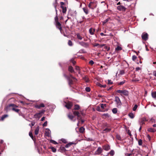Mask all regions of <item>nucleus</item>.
Returning a JSON list of instances; mask_svg holds the SVG:
<instances>
[{
  "label": "nucleus",
  "mask_w": 156,
  "mask_h": 156,
  "mask_svg": "<svg viewBox=\"0 0 156 156\" xmlns=\"http://www.w3.org/2000/svg\"><path fill=\"white\" fill-rule=\"evenodd\" d=\"M77 38L79 40H81L82 39V37L81 36L80 34H76Z\"/></svg>",
  "instance_id": "obj_36"
},
{
  "label": "nucleus",
  "mask_w": 156,
  "mask_h": 156,
  "mask_svg": "<svg viewBox=\"0 0 156 156\" xmlns=\"http://www.w3.org/2000/svg\"><path fill=\"white\" fill-rule=\"evenodd\" d=\"M137 108V105H135L134 107L133 108V111H135L136 110V109Z\"/></svg>",
  "instance_id": "obj_49"
},
{
  "label": "nucleus",
  "mask_w": 156,
  "mask_h": 156,
  "mask_svg": "<svg viewBox=\"0 0 156 156\" xmlns=\"http://www.w3.org/2000/svg\"><path fill=\"white\" fill-rule=\"evenodd\" d=\"M60 4L61 5V7L64 6L63 5L65 4V3L63 2H61Z\"/></svg>",
  "instance_id": "obj_55"
},
{
  "label": "nucleus",
  "mask_w": 156,
  "mask_h": 156,
  "mask_svg": "<svg viewBox=\"0 0 156 156\" xmlns=\"http://www.w3.org/2000/svg\"><path fill=\"white\" fill-rule=\"evenodd\" d=\"M73 144H74V143H72V142L66 144L65 145V147L66 148L69 147H70L71 145H73Z\"/></svg>",
  "instance_id": "obj_27"
},
{
  "label": "nucleus",
  "mask_w": 156,
  "mask_h": 156,
  "mask_svg": "<svg viewBox=\"0 0 156 156\" xmlns=\"http://www.w3.org/2000/svg\"><path fill=\"white\" fill-rule=\"evenodd\" d=\"M61 140L62 141V142L65 144H66L67 143L66 140L64 139H62Z\"/></svg>",
  "instance_id": "obj_40"
},
{
  "label": "nucleus",
  "mask_w": 156,
  "mask_h": 156,
  "mask_svg": "<svg viewBox=\"0 0 156 156\" xmlns=\"http://www.w3.org/2000/svg\"><path fill=\"white\" fill-rule=\"evenodd\" d=\"M138 144L140 146H141L142 145V141L141 139H140L138 141Z\"/></svg>",
  "instance_id": "obj_41"
},
{
  "label": "nucleus",
  "mask_w": 156,
  "mask_h": 156,
  "mask_svg": "<svg viewBox=\"0 0 156 156\" xmlns=\"http://www.w3.org/2000/svg\"><path fill=\"white\" fill-rule=\"evenodd\" d=\"M148 35L147 33L144 32L142 34L141 37L142 40L146 41L148 39Z\"/></svg>",
  "instance_id": "obj_5"
},
{
  "label": "nucleus",
  "mask_w": 156,
  "mask_h": 156,
  "mask_svg": "<svg viewBox=\"0 0 156 156\" xmlns=\"http://www.w3.org/2000/svg\"><path fill=\"white\" fill-rule=\"evenodd\" d=\"M85 130V129L83 127H81L79 129V132L80 133H83Z\"/></svg>",
  "instance_id": "obj_24"
},
{
  "label": "nucleus",
  "mask_w": 156,
  "mask_h": 156,
  "mask_svg": "<svg viewBox=\"0 0 156 156\" xmlns=\"http://www.w3.org/2000/svg\"><path fill=\"white\" fill-rule=\"evenodd\" d=\"M109 20V19H107L106 20H105L103 22V24L104 25L105 23H107Z\"/></svg>",
  "instance_id": "obj_48"
},
{
  "label": "nucleus",
  "mask_w": 156,
  "mask_h": 156,
  "mask_svg": "<svg viewBox=\"0 0 156 156\" xmlns=\"http://www.w3.org/2000/svg\"><path fill=\"white\" fill-rule=\"evenodd\" d=\"M51 142L54 144H58V143L56 142L53 140H51Z\"/></svg>",
  "instance_id": "obj_53"
},
{
  "label": "nucleus",
  "mask_w": 156,
  "mask_h": 156,
  "mask_svg": "<svg viewBox=\"0 0 156 156\" xmlns=\"http://www.w3.org/2000/svg\"><path fill=\"white\" fill-rule=\"evenodd\" d=\"M8 116V115L6 114L3 115L1 118V120L2 121L5 118L7 117Z\"/></svg>",
  "instance_id": "obj_30"
},
{
  "label": "nucleus",
  "mask_w": 156,
  "mask_h": 156,
  "mask_svg": "<svg viewBox=\"0 0 156 156\" xmlns=\"http://www.w3.org/2000/svg\"><path fill=\"white\" fill-rule=\"evenodd\" d=\"M68 117L69 119H71V120H73L74 117L73 115H70L69 114L68 115Z\"/></svg>",
  "instance_id": "obj_33"
},
{
  "label": "nucleus",
  "mask_w": 156,
  "mask_h": 156,
  "mask_svg": "<svg viewBox=\"0 0 156 156\" xmlns=\"http://www.w3.org/2000/svg\"><path fill=\"white\" fill-rule=\"evenodd\" d=\"M148 130L149 132L154 133L156 131V129L154 128H150L148 129Z\"/></svg>",
  "instance_id": "obj_21"
},
{
  "label": "nucleus",
  "mask_w": 156,
  "mask_h": 156,
  "mask_svg": "<svg viewBox=\"0 0 156 156\" xmlns=\"http://www.w3.org/2000/svg\"><path fill=\"white\" fill-rule=\"evenodd\" d=\"M10 106H13L12 108V111L17 113H18L19 112L20 110L16 108L18 107L17 106L14 104L10 105Z\"/></svg>",
  "instance_id": "obj_7"
},
{
  "label": "nucleus",
  "mask_w": 156,
  "mask_h": 156,
  "mask_svg": "<svg viewBox=\"0 0 156 156\" xmlns=\"http://www.w3.org/2000/svg\"><path fill=\"white\" fill-rule=\"evenodd\" d=\"M79 105L75 104L74 105L73 108L72 109V112L74 116H78L80 114L82 115H84V114L82 111H81Z\"/></svg>",
  "instance_id": "obj_1"
},
{
  "label": "nucleus",
  "mask_w": 156,
  "mask_h": 156,
  "mask_svg": "<svg viewBox=\"0 0 156 156\" xmlns=\"http://www.w3.org/2000/svg\"><path fill=\"white\" fill-rule=\"evenodd\" d=\"M93 45L94 47H97L98 46L99 47V44L98 43H95L94 44H93Z\"/></svg>",
  "instance_id": "obj_54"
},
{
  "label": "nucleus",
  "mask_w": 156,
  "mask_h": 156,
  "mask_svg": "<svg viewBox=\"0 0 156 156\" xmlns=\"http://www.w3.org/2000/svg\"><path fill=\"white\" fill-rule=\"evenodd\" d=\"M115 101L116 102L118 105H121L122 103L119 98L117 96L115 97Z\"/></svg>",
  "instance_id": "obj_11"
},
{
  "label": "nucleus",
  "mask_w": 156,
  "mask_h": 156,
  "mask_svg": "<svg viewBox=\"0 0 156 156\" xmlns=\"http://www.w3.org/2000/svg\"><path fill=\"white\" fill-rule=\"evenodd\" d=\"M70 62L72 63L73 65H74L76 63V61L74 60L73 59H71L70 61Z\"/></svg>",
  "instance_id": "obj_45"
},
{
  "label": "nucleus",
  "mask_w": 156,
  "mask_h": 156,
  "mask_svg": "<svg viewBox=\"0 0 156 156\" xmlns=\"http://www.w3.org/2000/svg\"><path fill=\"white\" fill-rule=\"evenodd\" d=\"M129 116L131 119H133L134 117V115L132 113H130L128 114Z\"/></svg>",
  "instance_id": "obj_32"
},
{
  "label": "nucleus",
  "mask_w": 156,
  "mask_h": 156,
  "mask_svg": "<svg viewBox=\"0 0 156 156\" xmlns=\"http://www.w3.org/2000/svg\"><path fill=\"white\" fill-rule=\"evenodd\" d=\"M55 23L57 22H59L58 20V16H56L55 17Z\"/></svg>",
  "instance_id": "obj_44"
},
{
  "label": "nucleus",
  "mask_w": 156,
  "mask_h": 156,
  "mask_svg": "<svg viewBox=\"0 0 156 156\" xmlns=\"http://www.w3.org/2000/svg\"><path fill=\"white\" fill-rule=\"evenodd\" d=\"M117 9L119 11L122 12H125L126 9V8L122 5L118 6L117 7Z\"/></svg>",
  "instance_id": "obj_9"
},
{
  "label": "nucleus",
  "mask_w": 156,
  "mask_h": 156,
  "mask_svg": "<svg viewBox=\"0 0 156 156\" xmlns=\"http://www.w3.org/2000/svg\"><path fill=\"white\" fill-rule=\"evenodd\" d=\"M153 74L154 76H156V71H154L153 72Z\"/></svg>",
  "instance_id": "obj_64"
},
{
  "label": "nucleus",
  "mask_w": 156,
  "mask_h": 156,
  "mask_svg": "<svg viewBox=\"0 0 156 156\" xmlns=\"http://www.w3.org/2000/svg\"><path fill=\"white\" fill-rule=\"evenodd\" d=\"M97 110L98 111H99V112H101V110L100 109V108L99 107H98L97 108Z\"/></svg>",
  "instance_id": "obj_63"
},
{
  "label": "nucleus",
  "mask_w": 156,
  "mask_h": 156,
  "mask_svg": "<svg viewBox=\"0 0 156 156\" xmlns=\"http://www.w3.org/2000/svg\"><path fill=\"white\" fill-rule=\"evenodd\" d=\"M116 138L118 140H121V137L119 136V135H117L116 136Z\"/></svg>",
  "instance_id": "obj_57"
},
{
  "label": "nucleus",
  "mask_w": 156,
  "mask_h": 156,
  "mask_svg": "<svg viewBox=\"0 0 156 156\" xmlns=\"http://www.w3.org/2000/svg\"><path fill=\"white\" fill-rule=\"evenodd\" d=\"M76 116L77 117V119L78 120V121H80L81 122V124L83 123L84 122V121L82 119V116H81L80 115H79L78 116Z\"/></svg>",
  "instance_id": "obj_14"
},
{
  "label": "nucleus",
  "mask_w": 156,
  "mask_h": 156,
  "mask_svg": "<svg viewBox=\"0 0 156 156\" xmlns=\"http://www.w3.org/2000/svg\"><path fill=\"white\" fill-rule=\"evenodd\" d=\"M95 30V29L91 28L89 30V32L91 35H93L94 34Z\"/></svg>",
  "instance_id": "obj_16"
},
{
  "label": "nucleus",
  "mask_w": 156,
  "mask_h": 156,
  "mask_svg": "<svg viewBox=\"0 0 156 156\" xmlns=\"http://www.w3.org/2000/svg\"><path fill=\"white\" fill-rule=\"evenodd\" d=\"M103 126H104L108 127L109 126L108 125V124L107 123H105L103 124Z\"/></svg>",
  "instance_id": "obj_60"
},
{
  "label": "nucleus",
  "mask_w": 156,
  "mask_h": 156,
  "mask_svg": "<svg viewBox=\"0 0 156 156\" xmlns=\"http://www.w3.org/2000/svg\"><path fill=\"white\" fill-rule=\"evenodd\" d=\"M112 112L114 114H116L117 112V109L116 108H114L112 110Z\"/></svg>",
  "instance_id": "obj_35"
},
{
  "label": "nucleus",
  "mask_w": 156,
  "mask_h": 156,
  "mask_svg": "<svg viewBox=\"0 0 156 156\" xmlns=\"http://www.w3.org/2000/svg\"><path fill=\"white\" fill-rule=\"evenodd\" d=\"M45 105L43 103H41L40 104H37L35 105V107L37 109H40L41 108L44 107Z\"/></svg>",
  "instance_id": "obj_13"
},
{
  "label": "nucleus",
  "mask_w": 156,
  "mask_h": 156,
  "mask_svg": "<svg viewBox=\"0 0 156 156\" xmlns=\"http://www.w3.org/2000/svg\"><path fill=\"white\" fill-rule=\"evenodd\" d=\"M94 2H90L89 3V4L88 5V6L89 8L90 9H94V8L93 7V5L92 4H94Z\"/></svg>",
  "instance_id": "obj_19"
},
{
  "label": "nucleus",
  "mask_w": 156,
  "mask_h": 156,
  "mask_svg": "<svg viewBox=\"0 0 156 156\" xmlns=\"http://www.w3.org/2000/svg\"><path fill=\"white\" fill-rule=\"evenodd\" d=\"M55 25L56 27L59 29L61 33H62V30L61 24L59 22H57L55 23Z\"/></svg>",
  "instance_id": "obj_8"
},
{
  "label": "nucleus",
  "mask_w": 156,
  "mask_h": 156,
  "mask_svg": "<svg viewBox=\"0 0 156 156\" xmlns=\"http://www.w3.org/2000/svg\"><path fill=\"white\" fill-rule=\"evenodd\" d=\"M103 149L105 151H108L110 149V147L108 145H106L103 147Z\"/></svg>",
  "instance_id": "obj_17"
},
{
  "label": "nucleus",
  "mask_w": 156,
  "mask_h": 156,
  "mask_svg": "<svg viewBox=\"0 0 156 156\" xmlns=\"http://www.w3.org/2000/svg\"><path fill=\"white\" fill-rule=\"evenodd\" d=\"M100 106L102 109H104L105 108V107H106L107 105L106 104H101L100 105Z\"/></svg>",
  "instance_id": "obj_28"
},
{
  "label": "nucleus",
  "mask_w": 156,
  "mask_h": 156,
  "mask_svg": "<svg viewBox=\"0 0 156 156\" xmlns=\"http://www.w3.org/2000/svg\"><path fill=\"white\" fill-rule=\"evenodd\" d=\"M94 62L92 60L90 61L89 62V64L90 65H92L94 64Z\"/></svg>",
  "instance_id": "obj_50"
},
{
  "label": "nucleus",
  "mask_w": 156,
  "mask_h": 156,
  "mask_svg": "<svg viewBox=\"0 0 156 156\" xmlns=\"http://www.w3.org/2000/svg\"><path fill=\"white\" fill-rule=\"evenodd\" d=\"M35 124V122H32L31 123V127H32V126H33Z\"/></svg>",
  "instance_id": "obj_61"
},
{
  "label": "nucleus",
  "mask_w": 156,
  "mask_h": 156,
  "mask_svg": "<svg viewBox=\"0 0 156 156\" xmlns=\"http://www.w3.org/2000/svg\"><path fill=\"white\" fill-rule=\"evenodd\" d=\"M112 82L111 81V80H108V84H112Z\"/></svg>",
  "instance_id": "obj_56"
},
{
  "label": "nucleus",
  "mask_w": 156,
  "mask_h": 156,
  "mask_svg": "<svg viewBox=\"0 0 156 156\" xmlns=\"http://www.w3.org/2000/svg\"><path fill=\"white\" fill-rule=\"evenodd\" d=\"M12 104H9L6 107V109L7 111L9 110H12V108L13 106H10V105Z\"/></svg>",
  "instance_id": "obj_18"
},
{
  "label": "nucleus",
  "mask_w": 156,
  "mask_h": 156,
  "mask_svg": "<svg viewBox=\"0 0 156 156\" xmlns=\"http://www.w3.org/2000/svg\"><path fill=\"white\" fill-rule=\"evenodd\" d=\"M111 130V129H108L107 128L105 129H104L103 131V132L104 131H105L106 132H110Z\"/></svg>",
  "instance_id": "obj_39"
},
{
  "label": "nucleus",
  "mask_w": 156,
  "mask_h": 156,
  "mask_svg": "<svg viewBox=\"0 0 156 156\" xmlns=\"http://www.w3.org/2000/svg\"><path fill=\"white\" fill-rule=\"evenodd\" d=\"M64 76L67 78L68 81L69 85L71 86V85L73 84L74 83H75L77 81V80L73 76L70 74L69 76H66L64 75Z\"/></svg>",
  "instance_id": "obj_2"
},
{
  "label": "nucleus",
  "mask_w": 156,
  "mask_h": 156,
  "mask_svg": "<svg viewBox=\"0 0 156 156\" xmlns=\"http://www.w3.org/2000/svg\"><path fill=\"white\" fill-rule=\"evenodd\" d=\"M79 44L81 46L86 48L88 47L89 46L88 43L87 42L82 41L80 42Z\"/></svg>",
  "instance_id": "obj_12"
},
{
  "label": "nucleus",
  "mask_w": 156,
  "mask_h": 156,
  "mask_svg": "<svg viewBox=\"0 0 156 156\" xmlns=\"http://www.w3.org/2000/svg\"><path fill=\"white\" fill-rule=\"evenodd\" d=\"M39 126H38L35 129L34 131V133L35 135H37L39 133Z\"/></svg>",
  "instance_id": "obj_22"
},
{
  "label": "nucleus",
  "mask_w": 156,
  "mask_h": 156,
  "mask_svg": "<svg viewBox=\"0 0 156 156\" xmlns=\"http://www.w3.org/2000/svg\"><path fill=\"white\" fill-rule=\"evenodd\" d=\"M105 45V44H100L99 45V48H101L103 47V46H104Z\"/></svg>",
  "instance_id": "obj_62"
},
{
  "label": "nucleus",
  "mask_w": 156,
  "mask_h": 156,
  "mask_svg": "<svg viewBox=\"0 0 156 156\" xmlns=\"http://www.w3.org/2000/svg\"><path fill=\"white\" fill-rule=\"evenodd\" d=\"M116 92L118 93H121V95L122 96V95L126 96H128L129 95V92L125 90H117L116 91Z\"/></svg>",
  "instance_id": "obj_3"
},
{
  "label": "nucleus",
  "mask_w": 156,
  "mask_h": 156,
  "mask_svg": "<svg viewBox=\"0 0 156 156\" xmlns=\"http://www.w3.org/2000/svg\"><path fill=\"white\" fill-rule=\"evenodd\" d=\"M151 96L153 98H156V92L154 91L152 92Z\"/></svg>",
  "instance_id": "obj_25"
},
{
  "label": "nucleus",
  "mask_w": 156,
  "mask_h": 156,
  "mask_svg": "<svg viewBox=\"0 0 156 156\" xmlns=\"http://www.w3.org/2000/svg\"><path fill=\"white\" fill-rule=\"evenodd\" d=\"M109 154H110L111 156H112L114 154V151L113 150H112L109 152Z\"/></svg>",
  "instance_id": "obj_37"
},
{
  "label": "nucleus",
  "mask_w": 156,
  "mask_h": 156,
  "mask_svg": "<svg viewBox=\"0 0 156 156\" xmlns=\"http://www.w3.org/2000/svg\"><path fill=\"white\" fill-rule=\"evenodd\" d=\"M50 148L53 152H55L56 151V149L54 147H50Z\"/></svg>",
  "instance_id": "obj_34"
},
{
  "label": "nucleus",
  "mask_w": 156,
  "mask_h": 156,
  "mask_svg": "<svg viewBox=\"0 0 156 156\" xmlns=\"http://www.w3.org/2000/svg\"><path fill=\"white\" fill-rule=\"evenodd\" d=\"M103 151L102 149L100 147H98L96 151L95 152L94 154L95 155H99L101 154Z\"/></svg>",
  "instance_id": "obj_10"
},
{
  "label": "nucleus",
  "mask_w": 156,
  "mask_h": 156,
  "mask_svg": "<svg viewBox=\"0 0 156 156\" xmlns=\"http://www.w3.org/2000/svg\"><path fill=\"white\" fill-rule=\"evenodd\" d=\"M137 58V57L135 55H133L132 56V59L133 61H135Z\"/></svg>",
  "instance_id": "obj_42"
},
{
  "label": "nucleus",
  "mask_w": 156,
  "mask_h": 156,
  "mask_svg": "<svg viewBox=\"0 0 156 156\" xmlns=\"http://www.w3.org/2000/svg\"><path fill=\"white\" fill-rule=\"evenodd\" d=\"M65 103L66 104L65 106L68 109H71L73 106V103L71 101H68Z\"/></svg>",
  "instance_id": "obj_4"
},
{
  "label": "nucleus",
  "mask_w": 156,
  "mask_h": 156,
  "mask_svg": "<svg viewBox=\"0 0 156 156\" xmlns=\"http://www.w3.org/2000/svg\"><path fill=\"white\" fill-rule=\"evenodd\" d=\"M68 44L70 46H72L73 45V43L71 40H69L68 41Z\"/></svg>",
  "instance_id": "obj_43"
},
{
  "label": "nucleus",
  "mask_w": 156,
  "mask_h": 156,
  "mask_svg": "<svg viewBox=\"0 0 156 156\" xmlns=\"http://www.w3.org/2000/svg\"><path fill=\"white\" fill-rule=\"evenodd\" d=\"M121 50H122V48L119 46H117V47L115 48V50L116 51H120Z\"/></svg>",
  "instance_id": "obj_31"
},
{
  "label": "nucleus",
  "mask_w": 156,
  "mask_h": 156,
  "mask_svg": "<svg viewBox=\"0 0 156 156\" xmlns=\"http://www.w3.org/2000/svg\"><path fill=\"white\" fill-rule=\"evenodd\" d=\"M59 150H60V151L62 153L65 152L66 151L65 147L63 146H61L60 147Z\"/></svg>",
  "instance_id": "obj_20"
},
{
  "label": "nucleus",
  "mask_w": 156,
  "mask_h": 156,
  "mask_svg": "<svg viewBox=\"0 0 156 156\" xmlns=\"http://www.w3.org/2000/svg\"><path fill=\"white\" fill-rule=\"evenodd\" d=\"M124 73V70H121L119 71V74L120 75H122Z\"/></svg>",
  "instance_id": "obj_51"
},
{
  "label": "nucleus",
  "mask_w": 156,
  "mask_h": 156,
  "mask_svg": "<svg viewBox=\"0 0 156 156\" xmlns=\"http://www.w3.org/2000/svg\"><path fill=\"white\" fill-rule=\"evenodd\" d=\"M150 121L152 122H155V120L154 119H153V118L151 119Z\"/></svg>",
  "instance_id": "obj_59"
},
{
  "label": "nucleus",
  "mask_w": 156,
  "mask_h": 156,
  "mask_svg": "<svg viewBox=\"0 0 156 156\" xmlns=\"http://www.w3.org/2000/svg\"><path fill=\"white\" fill-rule=\"evenodd\" d=\"M61 8L62 9V12L63 13L65 14L66 13V7L63 6L61 7Z\"/></svg>",
  "instance_id": "obj_23"
},
{
  "label": "nucleus",
  "mask_w": 156,
  "mask_h": 156,
  "mask_svg": "<svg viewBox=\"0 0 156 156\" xmlns=\"http://www.w3.org/2000/svg\"><path fill=\"white\" fill-rule=\"evenodd\" d=\"M29 136L33 140H35V139L34 138L32 133L31 132H29Z\"/></svg>",
  "instance_id": "obj_29"
},
{
  "label": "nucleus",
  "mask_w": 156,
  "mask_h": 156,
  "mask_svg": "<svg viewBox=\"0 0 156 156\" xmlns=\"http://www.w3.org/2000/svg\"><path fill=\"white\" fill-rule=\"evenodd\" d=\"M125 83V80L121 81L118 83L119 85H122Z\"/></svg>",
  "instance_id": "obj_52"
},
{
  "label": "nucleus",
  "mask_w": 156,
  "mask_h": 156,
  "mask_svg": "<svg viewBox=\"0 0 156 156\" xmlns=\"http://www.w3.org/2000/svg\"><path fill=\"white\" fill-rule=\"evenodd\" d=\"M83 10L86 15L89 14V11L87 7H84L83 8Z\"/></svg>",
  "instance_id": "obj_15"
},
{
  "label": "nucleus",
  "mask_w": 156,
  "mask_h": 156,
  "mask_svg": "<svg viewBox=\"0 0 156 156\" xmlns=\"http://www.w3.org/2000/svg\"><path fill=\"white\" fill-rule=\"evenodd\" d=\"M45 112V110H42L39 113L40 114V115H42V114H43Z\"/></svg>",
  "instance_id": "obj_47"
},
{
  "label": "nucleus",
  "mask_w": 156,
  "mask_h": 156,
  "mask_svg": "<svg viewBox=\"0 0 156 156\" xmlns=\"http://www.w3.org/2000/svg\"><path fill=\"white\" fill-rule=\"evenodd\" d=\"M47 122L46 121L43 123V126H47Z\"/></svg>",
  "instance_id": "obj_58"
},
{
  "label": "nucleus",
  "mask_w": 156,
  "mask_h": 156,
  "mask_svg": "<svg viewBox=\"0 0 156 156\" xmlns=\"http://www.w3.org/2000/svg\"><path fill=\"white\" fill-rule=\"evenodd\" d=\"M35 118H40L41 116H42L41 115H40V113H37L35 114L34 115Z\"/></svg>",
  "instance_id": "obj_26"
},
{
  "label": "nucleus",
  "mask_w": 156,
  "mask_h": 156,
  "mask_svg": "<svg viewBox=\"0 0 156 156\" xmlns=\"http://www.w3.org/2000/svg\"><path fill=\"white\" fill-rule=\"evenodd\" d=\"M85 90L87 92H90V89L89 87H86L85 88Z\"/></svg>",
  "instance_id": "obj_46"
},
{
  "label": "nucleus",
  "mask_w": 156,
  "mask_h": 156,
  "mask_svg": "<svg viewBox=\"0 0 156 156\" xmlns=\"http://www.w3.org/2000/svg\"><path fill=\"white\" fill-rule=\"evenodd\" d=\"M148 121V120L146 118L144 117L141 118L139 123L140 126H142L143 125L145 124V122Z\"/></svg>",
  "instance_id": "obj_6"
},
{
  "label": "nucleus",
  "mask_w": 156,
  "mask_h": 156,
  "mask_svg": "<svg viewBox=\"0 0 156 156\" xmlns=\"http://www.w3.org/2000/svg\"><path fill=\"white\" fill-rule=\"evenodd\" d=\"M69 71V72L71 73H75V72L73 69H68Z\"/></svg>",
  "instance_id": "obj_38"
}]
</instances>
